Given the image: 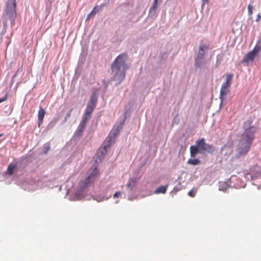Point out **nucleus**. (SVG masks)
I'll list each match as a JSON object with an SVG mask.
<instances>
[{
    "mask_svg": "<svg viewBox=\"0 0 261 261\" xmlns=\"http://www.w3.org/2000/svg\"><path fill=\"white\" fill-rule=\"evenodd\" d=\"M253 119L250 117L243 123L245 131L238 144L237 152L239 156L246 154L249 151L254 139L255 128L252 125Z\"/></svg>",
    "mask_w": 261,
    "mask_h": 261,
    "instance_id": "nucleus-1",
    "label": "nucleus"
},
{
    "mask_svg": "<svg viewBox=\"0 0 261 261\" xmlns=\"http://www.w3.org/2000/svg\"><path fill=\"white\" fill-rule=\"evenodd\" d=\"M127 55L125 53L119 55L114 60L111 66L115 80L121 82L125 77V71L127 69L125 63Z\"/></svg>",
    "mask_w": 261,
    "mask_h": 261,
    "instance_id": "nucleus-2",
    "label": "nucleus"
},
{
    "mask_svg": "<svg viewBox=\"0 0 261 261\" xmlns=\"http://www.w3.org/2000/svg\"><path fill=\"white\" fill-rule=\"evenodd\" d=\"M16 0H8L7 7L6 10V16L10 20L12 25L15 23L16 18Z\"/></svg>",
    "mask_w": 261,
    "mask_h": 261,
    "instance_id": "nucleus-3",
    "label": "nucleus"
},
{
    "mask_svg": "<svg viewBox=\"0 0 261 261\" xmlns=\"http://www.w3.org/2000/svg\"><path fill=\"white\" fill-rule=\"evenodd\" d=\"M209 49V46L204 44H200L198 51L197 56L195 59V66L196 68L199 67L204 58V56Z\"/></svg>",
    "mask_w": 261,
    "mask_h": 261,
    "instance_id": "nucleus-4",
    "label": "nucleus"
},
{
    "mask_svg": "<svg viewBox=\"0 0 261 261\" xmlns=\"http://www.w3.org/2000/svg\"><path fill=\"white\" fill-rule=\"evenodd\" d=\"M196 144L199 148L200 152L202 153L204 151H207L212 153L214 150L213 146L206 143L204 138L198 140L196 141Z\"/></svg>",
    "mask_w": 261,
    "mask_h": 261,
    "instance_id": "nucleus-5",
    "label": "nucleus"
},
{
    "mask_svg": "<svg viewBox=\"0 0 261 261\" xmlns=\"http://www.w3.org/2000/svg\"><path fill=\"white\" fill-rule=\"evenodd\" d=\"M92 178V176H88L85 179L80 182L81 190H77L75 192V196L79 198H81L83 195V193H81L83 189L87 187L90 182L94 181Z\"/></svg>",
    "mask_w": 261,
    "mask_h": 261,
    "instance_id": "nucleus-6",
    "label": "nucleus"
},
{
    "mask_svg": "<svg viewBox=\"0 0 261 261\" xmlns=\"http://www.w3.org/2000/svg\"><path fill=\"white\" fill-rule=\"evenodd\" d=\"M92 178V176H88L85 179L80 182L81 190H77L75 192V196L79 198H81L83 195V193H81L83 189L87 187L90 182L94 181Z\"/></svg>",
    "mask_w": 261,
    "mask_h": 261,
    "instance_id": "nucleus-7",
    "label": "nucleus"
},
{
    "mask_svg": "<svg viewBox=\"0 0 261 261\" xmlns=\"http://www.w3.org/2000/svg\"><path fill=\"white\" fill-rule=\"evenodd\" d=\"M257 53V50L254 48L252 51L249 52L244 58L242 63H248L249 61H252Z\"/></svg>",
    "mask_w": 261,
    "mask_h": 261,
    "instance_id": "nucleus-8",
    "label": "nucleus"
},
{
    "mask_svg": "<svg viewBox=\"0 0 261 261\" xmlns=\"http://www.w3.org/2000/svg\"><path fill=\"white\" fill-rule=\"evenodd\" d=\"M95 107L91 106L89 105H87L83 117V119L87 120H89L91 117V114L94 110Z\"/></svg>",
    "mask_w": 261,
    "mask_h": 261,
    "instance_id": "nucleus-9",
    "label": "nucleus"
},
{
    "mask_svg": "<svg viewBox=\"0 0 261 261\" xmlns=\"http://www.w3.org/2000/svg\"><path fill=\"white\" fill-rule=\"evenodd\" d=\"M233 78V74L232 73H228L226 75V81L224 82L221 87L229 89Z\"/></svg>",
    "mask_w": 261,
    "mask_h": 261,
    "instance_id": "nucleus-10",
    "label": "nucleus"
},
{
    "mask_svg": "<svg viewBox=\"0 0 261 261\" xmlns=\"http://www.w3.org/2000/svg\"><path fill=\"white\" fill-rule=\"evenodd\" d=\"M45 114V111L41 107H39V110L38 114V126L42 123Z\"/></svg>",
    "mask_w": 261,
    "mask_h": 261,
    "instance_id": "nucleus-11",
    "label": "nucleus"
},
{
    "mask_svg": "<svg viewBox=\"0 0 261 261\" xmlns=\"http://www.w3.org/2000/svg\"><path fill=\"white\" fill-rule=\"evenodd\" d=\"M199 152H200L199 148L197 144L196 145L191 146L190 147V154L191 157L195 158Z\"/></svg>",
    "mask_w": 261,
    "mask_h": 261,
    "instance_id": "nucleus-12",
    "label": "nucleus"
},
{
    "mask_svg": "<svg viewBox=\"0 0 261 261\" xmlns=\"http://www.w3.org/2000/svg\"><path fill=\"white\" fill-rule=\"evenodd\" d=\"M101 8V6L94 7L92 11L88 14L87 20L89 19L91 17L94 16L97 13L99 12Z\"/></svg>",
    "mask_w": 261,
    "mask_h": 261,
    "instance_id": "nucleus-13",
    "label": "nucleus"
},
{
    "mask_svg": "<svg viewBox=\"0 0 261 261\" xmlns=\"http://www.w3.org/2000/svg\"><path fill=\"white\" fill-rule=\"evenodd\" d=\"M158 0H154L152 6L149 11V15L154 16L156 13V8L158 7Z\"/></svg>",
    "mask_w": 261,
    "mask_h": 261,
    "instance_id": "nucleus-14",
    "label": "nucleus"
},
{
    "mask_svg": "<svg viewBox=\"0 0 261 261\" xmlns=\"http://www.w3.org/2000/svg\"><path fill=\"white\" fill-rule=\"evenodd\" d=\"M229 92V89L227 88H225L224 87H221L220 92V98L221 100H223L225 97L228 94Z\"/></svg>",
    "mask_w": 261,
    "mask_h": 261,
    "instance_id": "nucleus-15",
    "label": "nucleus"
},
{
    "mask_svg": "<svg viewBox=\"0 0 261 261\" xmlns=\"http://www.w3.org/2000/svg\"><path fill=\"white\" fill-rule=\"evenodd\" d=\"M97 101V95L96 93H94L91 96L90 101L88 104L95 108Z\"/></svg>",
    "mask_w": 261,
    "mask_h": 261,
    "instance_id": "nucleus-16",
    "label": "nucleus"
},
{
    "mask_svg": "<svg viewBox=\"0 0 261 261\" xmlns=\"http://www.w3.org/2000/svg\"><path fill=\"white\" fill-rule=\"evenodd\" d=\"M88 120L83 119L81 122L80 123L79 126V132L80 135H81L84 130L85 126L86 125L87 122Z\"/></svg>",
    "mask_w": 261,
    "mask_h": 261,
    "instance_id": "nucleus-17",
    "label": "nucleus"
},
{
    "mask_svg": "<svg viewBox=\"0 0 261 261\" xmlns=\"http://www.w3.org/2000/svg\"><path fill=\"white\" fill-rule=\"evenodd\" d=\"M168 188V185L166 186H160L158 188H157L154 191V193L155 194H165L166 192L167 189Z\"/></svg>",
    "mask_w": 261,
    "mask_h": 261,
    "instance_id": "nucleus-18",
    "label": "nucleus"
},
{
    "mask_svg": "<svg viewBox=\"0 0 261 261\" xmlns=\"http://www.w3.org/2000/svg\"><path fill=\"white\" fill-rule=\"evenodd\" d=\"M17 163L10 164L7 168V172L9 174L12 175L14 173V170L16 168Z\"/></svg>",
    "mask_w": 261,
    "mask_h": 261,
    "instance_id": "nucleus-19",
    "label": "nucleus"
},
{
    "mask_svg": "<svg viewBox=\"0 0 261 261\" xmlns=\"http://www.w3.org/2000/svg\"><path fill=\"white\" fill-rule=\"evenodd\" d=\"M137 181V179L135 177L132 178L128 181V184H127V187L128 188L130 189H133Z\"/></svg>",
    "mask_w": 261,
    "mask_h": 261,
    "instance_id": "nucleus-20",
    "label": "nucleus"
},
{
    "mask_svg": "<svg viewBox=\"0 0 261 261\" xmlns=\"http://www.w3.org/2000/svg\"><path fill=\"white\" fill-rule=\"evenodd\" d=\"M122 124H121L119 125H118L116 128H113L112 132L110 133V136L112 133L113 134L114 137L117 136L119 134L120 129L122 128Z\"/></svg>",
    "mask_w": 261,
    "mask_h": 261,
    "instance_id": "nucleus-21",
    "label": "nucleus"
},
{
    "mask_svg": "<svg viewBox=\"0 0 261 261\" xmlns=\"http://www.w3.org/2000/svg\"><path fill=\"white\" fill-rule=\"evenodd\" d=\"M99 174V172L96 168L93 169L91 173L90 174L89 176H92V180H94L95 178Z\"/></svg>",
    "mask_w": 261,
    "mask_h": 261,
    "instance_id": "nucleus-22",
    "label": "nucleus"
},
{
    "mask_svg": "<svg viewBox=\"0 0 261 261\" xmlns=\"http://www.w3.org/2000/svg\"><path fill=\"white\" fill-rule=\"evenodd\" d=\"M50 148L49 143H47L44 145L42 148V152L44 154H46Z\"/></svg>",
    "mask_w": 261,
    "mask_h": 261,
    "instance_id": "nucleus-23",
    "label": "nucleus"
},
{
    "mask_svg": "<svg viewBox=\"0 0 261 261\" xmlns=\"http://www.w3.org/2000/svg\"><path fill=\"white\" fill-rule=\"evenodd\" d=\"M200 161L198 159H189L188 163L189 164L196 165L200 163Z\"/></svg>",
    "mask_w": 261,
    "mask_h": 261,
    "instance_id": "nucleus-24",
    "label": "nucleus"
},
{
    "mask_svg": "<svg viewBox=\"0 0 261 261\" xmlns=\"http://www.w3.org/2000/svg\"><path fill=\"white\" fill-rule=\"evenodd\" d=\"M248 14L249 15L251 16L252 14V10H253V6L249 4L248 6Z\"/></svg>",
    "mask_w": 261,
    "mask_h": 261,
    "instance_id": "nucleus-25",
    "label": "nucleus"
},
{
    "mask_svg": "<svg viewBox=\"0 0 261 261\" xmlns=\"http://www.w3.org/2000/svg\"><path fill=\"white\" fill-rule=\"evenodd\" d=\"M111 145V138H109V140L108 142V144L107 145H105L104 146V149H105V151L106 152L107 151V148L108 147H110V146Z\"/></svg>",
    "mask_w": 261,
    "mask_h": 261,
    "instance_id": "nucleus-26",
    "label": "nucleus"
},
{
    "mask_svg": "<svg viewBox=\"0 0 261 261\" xmlns=\"http://www.w3.org/2000/svg\"><path fill=\"white\" fill-rule=\"evenodd\" d=\"M8 97V94H6L4 97L0 99V103L5 101Z\"/></svg>",
    "mask_w": 261,
    "mask_h": 261,
    "instance_id": "nucleus-27",
    "label": "nucleus"
},
{
    "mask_svg": "<svg viewBox=\"0 0 261 261\" xmlns=\"http://www.w3.org/2000/svg\"><path fill=\"white\" fill-rule=\"evenodd\" d=\"M120 194H121V193H120V192H116V193L114 194V197H118L120 196Z\"/></svg>",
    "mask_w": 261,
    "mask_h": 261,
    "instance_id": "nucleus-28",
    "label": "nucleus"
},
{
    "mask_svg": "<svg viewBox=\"0 0 261 261\" xmlns=\"http://www.w3.org/2000/svg\"><path fill=\"white\" fill-rule=\"evenodd\" d=\"M71 111H72V110H71L70 111L66 114V116L65 117V119L68 118L70 117Z\"/></svg>",
    "mask_w": 261,
    "mask_h": 261,
    "instance_id": "nucleus-29",
    "label": "nucleus"
},
{
    "mask_svg": "<svg viewBox=\"0 0 261 261\" xmlns=\"http://www.w3.org/2000/svg\"><path fill=\"white\" fill-rule=\"evenodd\" d=\"M188 195L190 196H192V197H193L194 195H193V191L191 190L188 193Z\"/></svg>",
    "mask_w": 261,
    "mask_h": 261,
    "instance_id": "nucleus-30",
    "label": "nucleus"
},
{
    "mask_svg": "<svg viewBox=\"0 0 261 261\" xmlns=\"http://www.w3.org/2000/svg\"><path fill=\"white\" fill-rule=\"evenodd\" d=\"M202 2L203 4L204 5L208 3V0H202Z\"/></svg>",
    "mask_w": 261,
    "mask_h": 261,
    "instance_id": "nucleus-31",
    "label": "nucleus"
},
{
    "mask_svg": "<svg viewBox=\"0 0 261 261\" xmlns=\"http://www.w3.org/2000/svg\"><path fill=\"white\" fill-rule=\"evenodd\" d=\"M228 148V147H227V146H224L223 148V149H224L225 148Z\"/></svg>",
    "mask_w": 261,
    "mask_h": 261,
    "instance_id": "nucleus-32",
    "label": "nucleus"
},
{
    "mask_svg": "<svg viewBox=\"0 0 261 261\" xmlns=\"http://www.w3.org/2000/svg\"><path fill=\"white\" fill-rule=\"evenodd\" d=\"M6 25H7V23H6V22H5V27H6Z\"/></svg>",
    "mask_w": 261,
    "mask_h": 261,
    "instance_id": "nucleus-33",
    "label": "nucleus"
},
{
    "mask_svg": "<svg viewBox=\"0 0 261 261\" xmlns=\"http://www.w3.org/2000/svg\"><path fill=\"white\" fill-rule=\"evenodd\" d=\"M2 136V135H1H1H0V137H1Z\"/></svg>",
    "mask_w": 261,
    "mask_h": 261,
    "instance_id": "nucleus-34",
    "label": "nucleus"
}]
</instances>
